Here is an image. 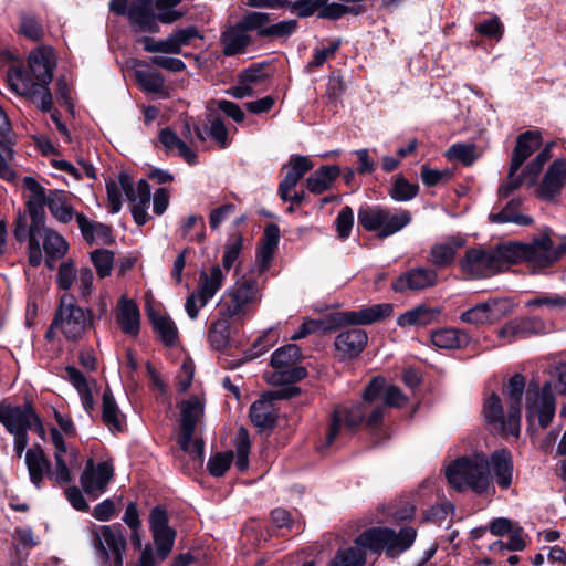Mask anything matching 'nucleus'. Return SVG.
<instances>
[{"instance_id": "obj_1", "label": "nucleus", "mask_w": 566, "mask_h": 566, "mask_svg": "<svg viewBox=\"0 0 566 566\" xmlns=\"http://www.w3.org/2000/svg\"><path fill=\"white\" fill-rule=\"evenodd\" d=\"M56 65L51 48L41 46L33 50L28 63L12 64L7 71L9 88L19 96L30 99L43 112L52 108L53 98L48 87Z\"/></svg>"}, {"instance_id": "obj_2", "label": "nucleus", "mask_w": 566, "mask_h": 566, "mask_svg": "<svg viewBox=\"0 0 566 566\" xmlns=\"http://www.w3.org/2000/svg\"><path fill=\"white\" fill-rule=\"evenodd\" d=\"M525 390V378L515 374L504 389L507 399V411L504 412L502 400L496 394H491L483 405V416L493 430L504 436L517 438L521 426V403Z\"/></svg>"}, {"instance_id": "obj_3", "label": "nucleus", "mask_w": 566, "mask_h": 566, "mask_svg": "<svg viewBox=\"0 0 566 566\" xmlns=\"http://www.w3.org/2000/svg\"><path fill=\"white\" fill-rule=\"evenodd\" d=\"M448 483L457 491L472 490L479 495L494 493L489 460L484 454L461 457L446 468Z\"/></svg>"}, {"instance_id": "obj_4", "label": "nucleus", "mask_w": 566, "mask_h": 566, "mask_svg": "<svg viewBox=\"0 0 566 566\" xmlns=\"http://www.w3.org/2000/svg\"><path fill=\"white\" fill-rule=\"evenodd\" d=\"M515 252L514 248L507 247V241L490 248H470L459 265L468 277L484 279L509 269Z\"/></svg>"}, {"instance_id": "obj_5", "label": "nucleus", "mask_w": 566, "mask_h": 566, "mask_svg": "<svg viewBox=\"0 0 566 566\" xmlns=\"http://www.w3.org/2000/svg\"><path fill=\"white\" fill-rule=\"evenodd\" d=\"M417 537V531L411 526L401 527L398 532L389 527H373L361 533L355 541L357 546L380 552L395 558L408 551Z\"/></svg>"}, {"instance_id": "obj_6", "label": "nucleus", "mask_w": 566, "mask_h": 566, "mask_svg": "<svg viewBox=\"0 0 566 566\" xmlns=\"http://www.w3.org/2000/svg\"><path fill=\"white\" fill-rule=\"evenodd\" d=\"M507 247L516 250V255L510 260L511 265L525 262L533 272L552 265L566 252V242L554 244L547 233L530 243L507 241Z\"/></svg>"}, {"instance_id": "obj_7", "label": "nucleus", "mask_w": 566, "mask_h": 566, "mask_svg": "<svg viewBox=\"0 0 566 566\" xmlns=\"http://www.w3.org/2000/svg\"><path fill=\"white\" fill-rule=\"evenodd\" d=\"M182 0H156L157 15L153 11L154 0H134L127 11L133 25L142 32L156 33L159 30L157 20L163 23H172L182 17L181 12L174 8Z\"/></svg>"}, {"instance_id": "obj_8", "label": "nucleus", "mask_w": 566, "mask_h": 566, "mask_svg": "<svg viewBox=\"0 0 566 566\" xmlns=\"http://www.w3.org/2000/svg\"><path fill=\"white\" fill-rule=\"evenodd\" d=\"M412 220L411 213L403 209H388L380 206H366L358 210V222L367 231H375L378 238H388Z\"/></svg>"}, {"instance_id": "obj_9", "label": "nucleus", "mask_w": 566, "mask_h": 566, "mask_svg": "<svg viewBox=\"0 0 566 566\" xmlns=\"http://www.w3.org/2000/svg\"><path fill=\"white\" fill-rule=\"evenodd\" d=\"M262 294L251 277H242L229 287L219 302L220 316L243 317L255 310Z\"/></svg>"}, {"instance_id": "obj_10", "label": "nucleus", "mask_w": 566, "mask_h": 566, "mask_svg": "<svg viewBox=\"0 0 566 566\" xmlns=\"http://www.w3.org/2000/svg\"><path fill=\"white\" fill-rule=\"evenodd\" d=\"M180 433L178 444L182 451L188 453L193 460L202 462L203 442L193 440L192 436L198 422L203 417L205 403L200 397L193 396L180 403Z\"/></svg>"}, {"instance_id": "obj_11", "label": "nucleus", "mask_w": 566, "mask_h": 566, "mask_svg": "<svg viewBox=\"0 0 566 566\" xmlns=\"http://www.w3.org/2000/svg\"><path fill=\"white\" fill-rule=\"evenodd\" d=\"M90 325L91 318L75 304L74 297L70 294L62 295L52 328L60 329L67 339L75 340Z\"/></svg>"}, {"instance_id": "obj_12", "label": "nucleus", "mask_w": 566, "mask_h": 566, "mask_svg": "<svg viewBox=\"0 0 566 566\" xmlns=\"http://www.w3.org/2000/svg\"><path fill=\"white\" fill-rule=\"evenodd\" d=\"M301 358V349L294 344L285 345L276 349L271 358V365L275 371L268 378L273 385L292 384L306 377L304 367L294 366Z\"/></svg>"}, {"instance_id": "obj_13", "label": "nucleus", "mask_w": 566, "mask_h": 566, "mask_svg": "<svg viewBox=\"0 0 566 566\" xmlns=\"http://www.w3.org/2000/svg\"><path fill=\"white\" fill-rule=\"evenodd\" d=\"M555 398L549 384L543 388L537 385H530L526 390V418L530 427H533L535 420L542 428L547 427L555 415Z\"/></svg>"}, {"instance_id": "obj_14", "label": "nucleus", "mask_w": 566, "mask_h": 566, "mask_svg": "<svg viewBox=\"0 0 566 566\" xmlns=\"http://www.w3.org/2000/svg\"><path fill=\"white\" fill-rule=\"evenodd\" d=\"M554 143L547 144L538 154L526 165L524 170L517 175L520 169H514L510 165L506 180L499 188V196L501 198L509 197L513 191L518 189L525 181L528 186H534L537 178L543 170L544 165L552 157L551 150Z\"/></svg>"}, {"instance_id": "obj_15", "label": "nucleus", "mask_w": 566, "mask_h": 566, "mask_svg": "<svg viewBox=\"0 0 566 566\" xmlns=\"http://www.w3.org/2000/svg\"><path fill=\"white\" fill-rule=\"evenodd\" d=\"M93 544L99 558L109 566H123V553L126 548L125 537L117 526L103 525L93 534Z\"/></svg>"}, {"instance_id": "obj_16", "label": "nucleus", "mask_w": 566, "mask_h": 566, "mask_svg": "<svg viewBox=\"0 0 566 566\" xmlns=\"http://www.w3.org/2000/svg\"><path fill=\"white\" fill-rule=\"evenodd\" d=\"M0 422L10 433L27 432L28 429L34 427L39 436L43 437L44 428L39 417L30 405L0 406Z\"/></svg>"}, {"instance_id": "obj_17", "label": "nucleus", "mask_w": 566, "mask_h": 566, "mask_svg": "<svg viewBox=\"0 0 566 566\" xmlns=\"http://www.w3.org/2000/svg\"><path fill=\"white\" fill-rule=\"evenodd\" d=\"M513 308L514 303L510 298H491L463 312L461 319L472 325L492 324L509 315Z\"/></svg>"}, {"instance_id": "obj_18", "label": "nucleus", "mask_w": 566, "mask_h": 566, "mask_svg": "<svg viewBox=\"0 0 566 566\" xmlns=\"http://www.w3.org/2000/svg\"><path fill=\"white\" fill-rule=\"evenodd\" d=\"M384 386L385 379L382 377H375L364 390L363 403L355 405L349 409L338 408L342 411L345 430L353 432L363 422L367 413V406L375 401L382 391Z\"/></svg>"}, {"instance_id": "obj_19", "label": "nucleus", "mask_w": 566, "mask_h": 566, "mask_svg": "<svg viewBox=\"0 0 566 566\" xmlns=\"http://www.w3.org/2000/svg\"><path fill=\"white\" fill-rule=\"evenodd\" d=\"M113 474L114 469L109 462L104 461L95 467L90 459L81 475V485L88 496L96 499L105 492Z\"/></svg>"}, {"instance_id": "obj_20", "label": "nucleus", "mask_w": 566, "mask_h": 566, "mask_svg": "<svg viewBox=\"0 0 566 566\" xmlns=\"http://www.w3.org/2000/svg\"><path fill=\"white\" fill-rule=\"evenodd\" d=\"M123 185L125 188V196L130 203V212L134 221L138 226L145 224L149 220V214L147 212L151 195L149 184L142 179L135 187L134 182H130L126 177H124Z\"/></svg>"}, {"instance_id": "obj_21", "label": "nucleus", "mask_w": 566, "mask_h": 566, "mask_svg": "<svg viewBox=\"0 0 566 566\" xmlns=\"http://www.w3.org/2000/svg\"><path fill=\"white\" fill-rule=\"evenodd\" d=\"M23 186L29 191L27 207L31 218L30 228L42 229L45 223L44 207H48L50 192L46 193L45 189L32 177H25Z\"/></svg>"}, {"instance_id": "obj_22", "label": "nucleus", "mask_w": 566, "mask_h": 566, "mask_svg": "<svg viewBox=\"0 0 566 566\" xmlns=\"http://www.w3.org/2000/svg\"><path fill=\"white\" fill-rule=\"evenodd\" d=\"M566 184V159L554 160L546 172L539 186L536 189V195L543 200L552 201L556 199L562 192Z\"/></svg>"}, {"instance_id": "obj_23", "label": "nucleus", "mask_w": 566, "mask_h": 566, "mask_svg": "<svg viewBox=\"0 0 566 566\" xmlns=\"http://www.w3.org/2000/svg\"><path fill=\"white\" fill-rule=\"evenodd\" d=\"M392 307L388 303L376 304L360 311L336 313L333 317V325L343 324L367 325L380 321L390 315Z\"/></svg>"}, {"instance_id": "obj_24", "label": "nucleus", "mask_w": 566, "mask_h": 566, "mask_svg": "<svg viewBox=\"0 0 566 566\" xmlns=\"http://www.w3.org/2000/svg\"><path fill=\"white\" fill-rule=\"evenodd\" d=\"M438 282V273L427 268H417L401 274L392 284L396 292L421 291L434 286Z\"/></svg>"}, {"instance_id": "obj_25", "label": "nucleus", "mask_w": 566, "mask_h": 566, "mask_svg": "<svg viewBox=\"0 0 566 566\" xmlns=\"http://www.w3.org/2000/svg\"><path fill=\"white\" fill-rule=\"evenodd\" d=\"M313 168V163L303 155H293L289 163L284 165V178L279 185V193L282 200L289 199L291 192L304 175Z\"/></svg>"}, {"instance_id": "obj_26", "label": "nucleus", "mask_w": 566, "mask_h": 566, "mask_svg": "<svg viewBox=\"0 0 566 566\" xmlns=\"http://www.w3.org/2000/svg\"><path fill=\"white\" fill-rule=\"evenodd\" d=\"M368 337L361 328H349L335 339V348L343 358H354L358 356L367 344Z\"/></svg>"}, {"instance_id": "obj_27", "label": "nucleus", "mask_w": 566, "mask_h": 566, "mask_svg": "<svg viewBox=\"0 0 566 566\" xmlns=\"http://www.w3.org/2000/svg\"><path fill=\"white\" fill-rule=\"evenodd\" d=\"M489 460V474L493 472L495 483L501 489H509L513 479L512 454L506 449L494 451Z\"/></svg>"}, {"instance_id": "obj_28", "label": "nucleus", "mask_w": 566, "mask_h": 566, "mask_svg": "<svg viewBox=\"0 0 566 566\" xmlns=\"http://www.w3.org/2000/svg\"><path fill=\"white\" fill-rule=\"evenodd\" d=\"M542 145V136L539 132L527 130L522 133L516 140L512 153L510 165L514 169H520Z\"/></svg>"}, {"instance_id": "obj_29", "label": "nucleus", "mask_w": 566, "mask_h": 566, "mask_svg": "<svg viewBox=\"0 0 566 566\" xmlns=\"http://www.w3.org/2000/svg\"><path fill=\"white\" fill-rule=\"evenodd\" d=\"M464 245L462 237H451L436 243L429 253V262L438 268H446L453 263L457 251Z\"/></svg>"}, {"instance_id": "obj_30", "label": "nucleus", "mask_w": 566, "mask_h": 566, "mask_svg": "<svg viewBox=\"0 0 566 566\" xmlns=\"http://www.w3.org/2000/svg\"><path fill=\"white\" fill-rule=\"evenodd\" d=\"M117 322L125 334L136 336L139 332L140 313L136 303L122 296L117 304Z\"/></svg>"}, {"instance_id": "obj_31", "label": "nucleus", "mask_w": 566, "mask_h": 566, "mask_svg": "<svg viewBox=\"0 0 566 566\" xmlns=\"http://www.w3.org/2000/svg\"><path fill=\"white\" fill-rule=\"evenodd\" d=\"M72 196L63 190H51L48 209L52 217L61 223L70 222L78 213L71 202Z\"/></svg>"}, {"instance_id": "obj_32", "label": "nucleus", "mask_w": 566, "mask_h": 566, "mask_svg": "<svg viewBox=\"0 0 566 566\" xmlns=\"http://www.w3.org/2000/svg\"><path fill=\"white\" fill-rule=\"evenodd\" d=\"M159 142L167 154L178 155L182 157L189 165L196 164V153L170 128H164L160 130Z\"/></svg>"}, {"instance_id": "obj_33", "label": "nucleus", "mask_w": 566, "mask_h": 566, "mask_svg": "<svg viewBox=\"0 0 566 566\" xmlns=\"http://www.w3.org/2000/svg\"><path fill=\"white\" fill-rule=\"evenodd\" d=\"M250 418L259 429H272L277 418L272 397L263 396L262 399L255 401L250 408Z\"/></svg>"}, {"instance_id": "obj_34", "label": "nucleus", "mask_w": 566, "mask_h": 566, "mask_svg": "<svg viewBox=\"0 0 566 566\" xmlns=\"http://www.w3.org/2000/svg\"><path fill=\"white\" fill-rule=\"evenodd\" d=\"M25 464L30 481L33 485L40 488L44 476H49L50 462L39 446L33 447L25 452Z\"/></svg>"}, {"instance_id": "obj_35", "label": "nucleus", "mask_w": 566, "mask_h": 566, "mask_svg": "<svg viewBox=\"0 0 566 566\" xmlns=\"http://www.w3.org/2000/svg\"><path fill=\"white\" fill-rule=\"evenodd\" d=\"M224 274L219 265L212 266L210 273L200 271L197 292L201 295V305L213 298L222 287Z\"/></svg>"}, {"instance_id": "obj_36", "label": "nucleus", "mask_w": 566, "mask_h": 566, "mask_svg": "<svg viewBox=\"0 0 566 566\" xmlns=\"http://www.w3.org/2000/svg\"><path fill=\"white\" fill-rule=\"evenodd\" d=\"M41 233L38 234V239H43V249L48 256L46 264L53 268L50 261L63 258L69 250V244L59 232L45 227V223L42 226Z\"/></svg>"}, {"instance_id": "obj_37", "label": "nucleus", "mask_w": 566, "mask_h": 566, "mask_svg": "<svg viewBox=\"0 0 566 566\" xmlns=\"http://www.w3.org/2000/svg\"><path fill=\"white\" fill-rule=\"evenodd\" d=\"M76 221L84 240L88 244H107L111 242V228L99 222L90 221L84 214H77Z\"/></svg>"}, {"instance_id": "obj_38", "label": "nucleus", "mask_w": 566, "mask_h": 566, "mask_svg": "<svg viewBox=\"0 0 566 566\" xmlns=\"http://www.w3.org/2000/svg\"><path fill=\"white\" fill-rule=\"evenodd\" d=\"M339 174L336 165L322 166L306 179V187L313 193H322L332 187Z\"/></svg>"}, {"instance_id": "obj_39", "label": "nucleus", "mask_w": 566, "mask_h": 566, "mask_svg": "<svg viewBox=\"0 0 566 566\" xmlns=\"http://www.w3.org/2000/svg\"><path fill=\"white\" fill-rule=\"evenodd\" d=\"M431 342L439 348L457 349L465 347L470 337L465 332L455 328H443L431 334Z\"/></svg>"}, {"instance_id": "obj_40", "label": "nucleus", "mask_w": 566, "mask_h": 566, "mask_svg": "<svg viewBox=\"0 0 566 566\" xmlns=\"http://www.w3.org/2000/svg\"><path fill=\"white\" fill-rule=\"evenodd\" d=\"M102 419L111 431H123L125 428V417L108 388L103 394Z\"/></svg>"}, {"instance_id": "obj_41", "label": "nucleus", "mask_w": 566, "mask_h": 566, "mask_svg": "<svg viewBox=\"0 0 566 566\" xmlns=\"http://www.w3.org/2000/svg\"><path fill=\"white\" fill-rule=\"evenodd\" d=\"M280 240V229L276 224H268L264 229L258 260L262 270L269 268Z\"/></svg>"}, {"instance_id": "obj_42", "label": "nucleus", "mask_w": 566, "mask_h": 566, "mask_svg": "<svg viewBox=\"0 0 566 566\" xmlns=\"http://www.w3.org/2000/svg\"><path fill=\"white\" fill-rule=\"evenodd\" d=\"M350 433L348 430H345V424L343 423L342 411L339 409H335L332 413L324 437L319 440L317 448L319 451H326L331 447H333L339 438L344 434Z\"/></svg>"}, {"instance_id": "obj_43", "label": "nucleus", "mask_w": 566, "mask_h": 566, "mask_svg": "<svg viewBox=\"0 0 566 566\" xmlns=\"http://www.w3.org/2000/svg\"><path fill=\"white\" fill-rule=\"evenodd\" d=\"M135 78L144 92L158 94L163 98L168 97L169 94L160 73L138 69L135 71Z\"/></svg>"}, {"instance_id": "obj_44", "label": "nucleus", "mask_w": 566, "mask_h": 566, "mask_svg": "<svg viewBox=\"0 0 566 566\" xmlns=\"http://www.w3.org/2000/svg\"><path fill=\"white\" fill-rule=\"evenodd\" d=\"M521 200H511L500 212L490 213L489 219L493 223H515L528 226L532 218L520 212Z\"/></svg>"}, {"instance_id": "obj_45", "label": "nucleus", "mask_w": 566, "mask_h": 566, "mask_svg": "<svg viewBox=\"0 0 566 566\" xmlns=\"http://www.w3.org/2000/svg\"><path fill=\"white\" fill-rule=\"evenodd\" d=\"M247 30L240 25V22L223 32L221 40L223 43V52L226 55H234L241 52L249 43Z\"/></svg>"}, {"instance_id": "obj_46", "label": "nucleus", "mask_w": 566, "mask_h": 566, "mask_svg": "<svg viewBox=\"0 0 566 566\" xmlns=\"http://www.w3.org/2000/svg\"><path fill=\"white\" fill-rule=\"evenodd\" d=\"M67 380L76 388L84 409L90 412L94 408V399L83 374L75 367H66L65 369Z\"/></svg>"}, {"instance_id": "obj_47", "label": "nucleus", "mask_w": 566, "mask_h": 566, "mask_svg": "<svg viewBox=\"0 0 566 566\" xmlns=\"http://www.w3.org/2000/svg\"><path fill=\"white\" fill-rule=\"evenodd\" d=\"M54 459L55 467L53 470H49V479L57 484L70 483L72 481L70 467L76 465L77 462L75 452H71L67 455L54 454Z\"/></svg>"}, {"instance_id": "obj_48", "label": "nucleus", "mask_w": 566, "mask_h": 566, "mask_svg": "<svg viewBox=\"0 0 566 566\" xmlns=\"http://www.w3.org/2000/svg\"><path fill=\"white\" fill-rule=\"evenodd\" d=\"M231 316H221L210 327L209 340L217 350H223L230 343Z\"/></svg>"}, {"instance_id": "obj_49", "label": "nucleus", "mask_w": 566, "mask_h": 566, "mask_svg": "<svg viewBox=\"0 0 566 566\" xmlns=\"http://www.w3.org/2000/svg\"><path fill=\"white\" fill-rule=\"evenodd\" d=\"M124 177H126L130 182H134L133 178L125 172H120L117 179H112L106 182L107 208L112 213H117L122 209V192L125 193V188L123 185Z\"/></svg>"}, {"instance_id": "obj_50", "label": "nucleus", "mask_w": 566, "mask_h": 566, "mask_svg": "<svg viewBox=\"0 0 566 566\" xmlns=\"http://www.w3.org/2000/svg\"><path fill=\"white\" fill-rule=\"evenodd\" d=\"M436 317V312L431 308H427L424 306H419L417 308H413L411 311H408L403 314H401L398 317V325L401 327L407 326H423L433 321Z\"/></svg>"}, {"instance_id": "obj_51", "label": "nucleus", "mask_w": 566, "mask_h": 566, "mask_svg": "<svg viewBox=\"0 0 566 566\" xmlns=\"http://www.w3.org/2000/svg\"><path fill=\"white\" fill-rule=\"evenodd\" d=\"M243 249V237L240 233H232L227 239L224 244V251L222 256V266L226 271H229L239 259V255Z\"/></svg>"}, {"instance_id": "obj_52", "label": "nucleus", "mask_w": 566, "mask_h": 566, "mask_svg": "<svg viewBox=\"0 0 566 566\" xmlns=\"http://www.w3.org/2000/svg\"><path fill=\"white\" fill-rule=\"evenodd\" d=\"M153 325L161 340L166 345H174L177 340L178 331L170 317L159 315L153 317Z\"/></svg>"}, {"instance_id": "obj_53", "label": "nucleus", "mask_w": 566, "mask_h": 566, "mask_svg": "<svg viewBox=\"0 0 566 566\" xmlns=\"http://www.w3.org/2000/svg\"><path fill=\"white\" fill-rule=\"evenodd\" d=\"M234 446L237 451L235 465L240 471H244L249 465L250 453V439L247 429H238Z\"/></svg>"}, {"instance_id": "obj_54", "label": "nucleus", "mask_w": 566, "mask_h": 566, "mask_svg": "<svg viewBox=\"0 0 566 566\" xmlns=\"http://www.w3.org/2000/svg\"><path fill=\"white\" fill-rule=\"evenodd\" d=\"M274 19L264 12H249L240 21V25L247 31H258L260 35L266 36L264 31Z\"/></svg>"}, {"instance_id": "obj_55", "label": "nucleus", "mask_w": 566, "mask_h": 566, "mask_svg": "<svg viewBox=\"0 0 566 566\" xmlns=\"http://www.w3.org/2000/svg\"><path fill=\"white\" fill-rule=\"evenodd\" d=\"M363 547H350L338 551L329 566H363L365 563V554Z\"/></svg>"}, {"instance_id": "obj_56", "label": "nucleus", "mask_w": 566, "mask_h": 566, "mask_svg": "<svg viewBox=\"0 0 566 566\" xmlns=\"http://www.w3.org/2000/svg\"><path fill=\"white\" fill-rule=\"evenodd\" d=\"M419 186L410 184L405 177H397L390 189V196L396 201H409L417 196Z\"/></svg>"}, {"instance_id": "obj_57", "label": "nucleus", "mask_w": 566, "mask_h": 566, "mask_svg": "<svg viewBox=\"0 0 566 566\" xmlns=\"http://www.w3.org/2000/svg\"><path fill=\"white\" fill-rule=\"evenodd\" d=\"M91 260L99 277H106L111 274L114 262V254L109 250L98 249L91 253Z\"/></svg>"}, {"instance_id": "obj_58", "label": "nucleus", "mask_w": 566, "mask_h": 566, "mask_svg": "<svg viewBox=\"0 0 566 566\" xmlns=\"http://www.w3.org/2000/svg\"><path fill=\"white\" fill-rule=\"evenodd\" d=\"M354 226V211L350 207L346 206L340 209L338 216L335 219V228L337 237L342 240L347 239L350 235Z\"/></svg>"}, {"instance_id": "obj_59", "label": "nucleus", "mask_w": 566, "mask_h": 566, "mask_svg": "<svg viewBox=\"0 0 566 566\" xmlns=\"http://www.w3.org/2000/svg\"><path fill=\"white\" fill-rule=\"evenodd\" d=\"M20 32L34 41H38L43 35V28L39 19L29 13L21 14Z\"/></svg>"}, {"instance_id": "obj_60", "label": "nucleus", "mask_w": 566, "mask_h": 566, "mask_svg": "<svg viewBox=\"0 0 566 566\" xmlns=\"http://www.w3.org/2000/svg\"><path fill=\"white\" fill-rule=\"evenodd\" d=\"M232 461V451L216 453L208 461V470L213 476H222L230 468Z\"/></svg>"}, {"instance_id": "obj_61", "label": "nucleus", "mask_w": 566, "mask_h": 566, "mask_svg": "<svg viewBox=\"0 0 566 566\" xmlns=\"http://www.w3.org/2000/svg\"><path fill=\"white\" fill-rule=\"evenodd\" d=\"M154 541L157 547L158 556L165 559L171 552L175 541V532L169 527L153 532Z\"/></svg>"}, {"instance_id": "obj_62", "label": "nucleus", "mask_w": 566, "mask_h": 566, "mask_svg": "<svg viewBox=\"0 0 566 566\" xmlns=\"http://www.w3.org/2000/svg\"><path fill=\"white\" fill-rule=\"evenodd\" d=\"M448 156L451 159L459 160L464 165H471L475 158V146L472 144H455L448 150Z\"/></svg>"}, {"instance_id": "obj_63", "label": "nucleus", "mask_w": 566, "mask_h": 566, "mask_svg": "<svg viewBox=\"0 0 566 566\" xmlns=\"http://www.w3.org/2000/svg\"><path fill=\"white\" fill-rule=\"evenodd\" d=\"M12 159V148L8 144L0 142V178L8 181L15 178V172L11 167Z\"/></svg>"}, {"instance_id": "obj_64", "label": "nucleus", "mask_w": 566, "mask_h": 566, "mask_svg": "<svg viewBox=\"0 0 566 566\" xmlns=\"http://www.w3.org/2000/svg\"><path fill=\"white\" fill-rule=\"evenodd\" d=\"M318 17L324 19H339L347 11L348 8L344 4L332 2L329 0H317Z\"/></svg>"}]
</instances>
